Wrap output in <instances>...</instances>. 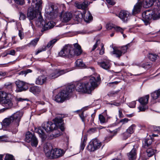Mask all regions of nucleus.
<instances>
[{
	"label": "nucleus",
	"instance_id": "1",
	"mask_svg": "<svg viewBox=\"0 0 160 160\" xmlns=\"http://www.w3.org/2000/svg\"><path fill=\"white\" fill-rule=\"evenodd\" d=\"M54 123L50 122H44L42 125V127L35 128L34 132L37 133L43 140L47 137V135L44 132V129L47 133H49L57 129H60L62 131L64 130L62 115H59L53 120Z\"/></svg>",
	"mask_w": 160,
	"mask_h": 160
},
{
	"label": "nucleus",
	"instance_id": "2",
	"mask_svg": "<svg viewBox=\"0 0 160 160\" xmlns=\"http://www.w3.org/2000/svg\"><path fill=\"white\" fill-rule=\"evenodd\" d=\"M13 95L4 92H0V102L5 108L0 110V112H3L7 109H10L13 106Z\"/></svg>",
	"mask_w": 160,
	"mask_h": 160
},
{
	"label": "nucleus",
	"instance_id": "3",
	"mask_svg": "<svg viewBox=\"0 0 160 160\" xmlns=\"http://www.w3.org/2000/svg\"><path fill=\"white\" fill-rule=\"evenodd\" d=\"M75 87L73 84L67 86L65 89L62 91L55 96V100L57 102H62L68 99L70 93L74 91Z\"/></svg>",
	"mask_w": 160,
	"mask_h": 160
},
{
	"label": "nucleus",
	"instance_id": "4",
	"mask_svg": "<svg viewBox=\"0 0 160 160\" xmlns=\"http://www.w3.org/2000/svg\"><path fill=\"white\" fill-rule=\"evenodd\" d=\"M42 2L41 0H32V10L28 11L27 13V18L31 20L36 17L38 12L37 11L41 9Z\"/></svg>",
	"mask_w": 160,
	"mask_h": 160
},
{
	"label": "nucleus",
	"instance_id": "5",
	"mask_svg": "<svg viewBox=\"0 0 160 160\" xmlns=\"http://www.w3.org/2000/svg\"><path fill=\"white\" fill-rule=\"evenodd\" d=\"M142 21L145 25H147L150 24L152 19L157 20L160 18V12L157 14L152 10H148L142 13Z\"/></svg>",
	"mask_w": 160,
	"mask_h": 160
},
{
	"label": "nucleus",
	"instance_id": "6",
	"mask_svg": "<svg viewBox=\"0 0 160 160\" xmlns=\"http://www.w3.org/2000/svg\"><path fill=\"white\" fill-rule=\"evenodd\" d=\"M44 150L46 156L50 159L62 157L65 152L63 150L61 149L55 148L50 150L47 148L46 145L44 146Z\"/></svg>",
	"mask_w": 160,
	"mask_h": 160
},
{
	"label": "nucleus",
	"instance_id": "7",
	"mask_svg": "<svg viewBox=\"0 0 160 160\" xmlns=\"http://www.w3.org/2000/svg\"><path fill=\"white\" fill-rule=\"evenodd\" d=\"M88 81L86 83L89 88V91L91 92L95 88L98 86V82L100 80L99 76H92L87 78Z\"/></svg>",
	"mask_w": 160,
	"mask_h": 160
},
{
	"label": "nucleus",
	"instance_id": "8",
	"mask_svg": "<svg viewBox=\"0 0 160 160\" xmlns=\"http://www.w3.org/2000/svg\"><path fill=\"white\" fill-rule=\"evenodd\" d=\"M58 12V8L52 4H49L45 9V12L47 14V16L50 19L56 18Z\"/></svg>",
	"mask_w": 160,
	"mask_h": 160
},
{
	"label": "nucleus",
	"instance_id": "9",
	"mask_svg": "<svg viewBox=\"0 0 160 160\" xmlns=\"http://www.w3.org/2000/svg\"><path fill=\"white\" fill-rule=\"evenodd\" d=\"M38 16V19L36 21V24H38L39 22L40 25H41L43 26V29L44 31L51 29L54 26V24L52 21H50L45 23L40 12H39Z\"/></svg>",
	"mask_w": 160,
	"mask_h": 160
},
{
	"label": "nucleus",
	"instance_id": "10",
	"mask_svg": "<svg viewBox=\"0 0 160 160\" xmlns=\"http://www.w3.org/2000/svg\"><path fill=\"white\" fill-rule=\"evenodd\" d=\"M73 47L71 45L68 44L65 46L59 52V56L61 57H68L71 58L74 54Z\"/></svg>",
	"mask_w": 160,
	"mask_h": 160
},
{
	"label": "nucleus",
	"instance_id": "11",
	"mask_svg": "<svg viewBox=\"0 0 160 160\" xmlns=\"http://www.w3.org/2000/svg\"><path fill=\"white\" fill-rule=\"evenodd\" d=\"M25 140L28 143L31 142L32 146L33 147H37L38 143V141L36 136L29 132H27Z\"/></svg>",
	"mask_w": 160,
	"mask_h": 160
},
{
	"label": "nucleus",
	"instance_id": "12",
	"mask_svg": "<svg viewBox=\"0 0 160 160\" xmlns=\"http://www.w3.org/2000/svg\"><path fill=\"white\" fill-rule=\"evenodd\" d=\"M102 146V143L97 139L95 138L91 141L88 146V148L90 152L94 151L99 148Z\"/></svg>",
	"mask_w": 160,
	"mask_h": 160
},
{
	"label": "nucleus",
	"instance_id": "13",
	"mask_svg": "<svg viewBox=\"0 0 160 160\" xmlns=\"http://www.w3.org/2000/svg\"><path fill=\"white\" fill-rule=\"evenodd\" d=\"M23 114V113L22 112L18 111L11 116L12 118V123L15 127V131L16 132L17 131V128L19 125V122Z\"/></svg>",
	"mask_w": 160,
	"mask_h": 160
},
{
	"label": "nucleus",
	"instance_id": "14",
	"mask_svg": "<svg viewBox=\"0 0 160 160\" xmlns=\"http://www.w3.org/2000/svg\"><path fill=\"white\" fill-rule=\"evenodd\" d=\"M77 91L82 92L90 93V92L89 91V88L86 82L84 83H77L75 87Z\"/></svg>",
	"mask_w": 160,
	"mask_h": 160
},
{
	"label": "nucleus",
	"instance_id": "15",
	"mask_svg": "<svg viewBox=\"0 0 160 160\" xmlns=\"http://www.w3.org/2000/svg\"><path fill=\"white\" fill-rule=\"evenodd\" d=\"M16 84L17 86L16 91L17 92L25 91L28 88V83L21 81H16Z\"/></svg>",
	"mask_w": 160,
	"mask_h": 160
},
{
	"label": "nucleus",
	"instance_id": "16",
	"mask_svg": "<svg viewBox=\"0 0 160 160\" xmlns=\"http://www.w3.org/2000/svg\"><path fill=\"white\" fill-rule=\"evenodd\" d=\"M130 146H133V148L127 155L129 160H135L136 158L137 150L138 148L137 145H133L132 143H130Z\"/></svg>",
	"mask_w": 160,
	"mask_h": 160
},
{
	"label": "nucleus",
	"instance_id": "17",
	"mask_svg": "<svg viewBox=\"0 0 160 160\" xmlns=\"http://www.w3.org/2000/svg\"><path fill=\"white\" fill-rule=\"evenodd\" d=\"M130 15L129 13L127 11L122 10L120 12L118 17L123 22H126L128 20V17Z\"/></svg>",
	"mask_w": 160,
	"mask_h": 160
},
{
	"label": "nucleus",
	"instance_id": "18",
	"mask_svg": "<svg viewBox=\"0 0 160 160\" xmlns=\"http://www.w3.org/2000/svg\"><path fill=\"white\" fill-rule=\"evenodd\" d=\"M98 64L101 68L106 70L109 69L111 66V64L109 60L98 62Z\"/></svg>",
	"mask_w": 160,
	"mask_h": 160
},
{
	"label": "nucleus",
	"instance_id": "19",
	"mask_svg": "<svg viewBox=\"0 0 160 160\" xmlns=\"http://www.w3.org/2000/svg\"><path fill=\"white\" fill-rule=\"evenodd\" d=\"M81 16L84 21L87 23H89L92 19V17L89 11L84 10Z\"/></svg>",
	"mask_w": 160,
	"mask_h": 160
},
{
	"label": "nucleus",
	"instance_id": "20",
	"mask_svg": "<svg viewBox=\"0 0 160 160\" xmlns=\"http://www.w3.org/2000/svg\"><path fill=\"white\" fill-rule=\"evenodd\" d=\"M72 17L71 13L69 12H62L60 15L61 19L63 22H67L70 21Z\"/></svg>",
	"mask_w": 160,
	"mask_h": 160
},
{
	"label": "nucleus",
	"instance_id": "21",
	"mask_svg": "<svg viewBox=\"0 0 160 160\" xmlns=\"http://www.w3.org/2000/svg\"><path fill=\"white\" fill-rule=\"evenodd\" d=\"M152 10L155 13H158L160 12V1L158 0H155L154 1Z\"/></svg>",
	"mask_w": 160,
	"mask_h": 160
},
{
	"label": "nucleus",
	"instance_id": "22",
	"mask_svg": "<svg viewBox=\"0 0 160 160\" xmlns=\"http://www.w3.org/2000/svg\"><path fill=\"white\" fill-rule=\"evenodd\" d=\"M72 70L69 69H66L64 70H54V72L55 73V75L54 76H52L51 77H58V76L62 75L69 71H71Z\"/></svg>",
	"mask_w": 160,
	"mask_h": 160
},
{
	"label": "nucleus",
	"instance_id": "23",
	"mask_svg": "<svg viewBox=\"0 0 160 160\" xmlns=\"http://www.w3.org/2000/svg\"><path fill=\"white\" fill-rule=\"evenodd\" d=\"M138 2L134 7L132 10V14H135L140 12L142 4V2L140 1H138Z\"/></svg>",
	"mask_w": 160,
	"mask_h": 160
},
{
	"label": "nucleus",
	"instance_id": "24",
	"mask_svg": "<svg viewBox=\"0 0 160 160\" xmlns=\"http://www.w3.org/2000/svg\"><path fill=\"white\" fill-rule=\"evenodd\" d=\"M73 45L75 49L74 50L73 48L72 50L74 53L73 56L75 55L77 56L80 55L82 52L81 46L77 43L74 44Z\"/></svg>",
	"mask_w": 160,
	"mask_h": 160
},
{
	"label": "nucleus",
	"instance_id": "25",
	"mask_svg": "<svg viewBox=\"0 0 160 160\" xmlns=\"http://www.w3.org/2000/svg\"><path fill=\"white\" fill-rule=\"evenodd\" d=\"M79 115L83 122H84L86 121H87V122L89 121V118L88 117V115L87 113H85L82 110H79Z\"/></svg>",
	"mask_w": 160,
	"mask_h": 160
},
{
	"label": "nucleus",
	"instance_id": "26",
	"mask_svg": "<svg viewBox=\"0 0 160 160\" xmlns=\"http://www.w3.org/2000/svg\"><path fill=\"white\" fill-rule=\"evenodd\" d=\"M46 77L43 75L39 76L36 79V84L38 85H42L46 81Z\"/></svg>",
	"mask_w": 160,
	"mask_h": 160
},
{
	"label": "nucleus",
	"instance_id": "27",
	"mask_svg": "<svg viewBox=\"0 0 160 160\" xmlns=\"http://www.w3.org/2000/svg\"><path fill=\"white\" fill-rule=\"evenodd\" d=\"M76 5L78 8L84 10L88 7V2L85 1L82 3H76Z\"/></svg>",
	"mask_w": 160,
	"mask_h": 160
},
{
	"label": "nucleus",
	"instance_id": "28",
	"mask_svg": "<svg viewBox=\"0 0 160 160\" xmlns=\"http://www.w3.org/2000/svg\"><path fill=\"white\" fill-rule=\"evenodd\" d=\"M149 98V95H146L145 97L140 98L139 100V102L142 105H146L148 102V100Z\"/></svg>",
	"mask_w": 160,
	"mask_h": 160
},
{
	"label": "nucleus",
	"instance_id": "29",
	"mask_svg": "<svg viewBox=\"0 0 160 160\" xmlns=\"http://www.w3.org/2000/svg\"><path fill=\"white\" fill-rule=\"evenodd\" d=\"M29 91L36 94L39 93L41 91V88L38 86H34L29 89Z\"/></svg>",
	"mask_w": 160,
	"mask_h": 160
},
{
	"label": "nucleus",
	"instance_id": "30",
	"mask_svg": "<svg viewBox=\"0 0 160 160\" xmlns=\"http://www.w3.org/2000/svg\"><path fill=\"white\" fill-rule=\"evenodd\" d=\"M11 122H12V118L11 117L5 118L3 121L2 125L4 127L9 126Z\"/></svg>",
	"mask_w": 160,
	"mask_h": 160
},
{
	"label": "nucleus",
	"instance_id": "31",
	"mask_svg": "<svg viewBox=\"0 0 160 160\" xmlns=\"http://www.w3.org/2000/svg\"><path fill=\"white\" fill-rule=\"evenodd\" d=\"M152 142V140L151 138H146L143 142V146L145 148L148 147Z\"/></svg>",
	"mask_w": 160,
	"mask_h": 160
},
{
	"label": "nucleus",
	"instance_id": "32",
	"mask_svg": "<svg viewBox=\"0 0 160 160\" xmlns=\"http://www.w3.org/2000/svg\"><path fill=\"white\" fill-rule=\"evenodd\" d=\"M160 96V89L151 93V97L153 99H157Z\"/></svg>",
	"mask_w": 160,
	"mask_h": 160
},
{
	"label": "nucleus",
	"instance_id": "33",
	"mask_svg": "<svg viewBox=\"0 0 160 160\" xmlns=\"http://www.w3.org/2000/svg\"><path fill=\"white\" fill-rule=\"evenodd\" d=\"M112 53L113 54L115 55L118 58H119L122 55V52L118 49H114Z\"/></svg>",
	"mask_w": 160,
	"mask_h": 160
},
{
	"label": "nucleus",
	"instance_id": "34",
	"mask_svg": "<svg viewBox=\"0 0 160 160\" xmlns=\"http://www.w3.org/2000/svg\"><path fill=\"white\" fill-rule=\"evenodd\" d=\"M75 64L77 66L80 68L83 67L85 64L81 59H78L75 62Z\"/></svg>",
	"mask_w": 160,
	"mask_h": 160
},
{
	"label": "nucleus",
	"instance_id": "35",
	"mask_svg": "<svg viewBox=\"0 0 160 160\" xmlns=\"http://www.w3.org/2000/svg\"><path fill=\"white\" fill-rule=\"evenodd\" d=\"M146 152L148 157H151L154 154L155 151L152 148H148Z\"/></svg>",
	"mask_w": 160,
	"mask_h": 160
},
{
	"label": "nucleus",
	"instance_id": "36",
	"mask_svg": "<svg viewBox=\"0 0 160 160\" xmlns=\"http://www.w3.org/2000/svg\"><path fill=\"white\" fill-rule=\"evenodd\" d=\"M14 85L13 83L8 82L5 84V87L6 88L8 89L9 90L12 91L14 88Z\"/></svg>",
	"mask_w": 160,
	"mask_h": 160
},
{
	"label": "nucleus",
	"instance_id": "37",
	"mask_svg": "<svg viewBox=\"0 0 160 160\" xmlns=\"http://www.w3.org/2000/svg\"><path fill=\"white\" fill-rule=\"evenodd\" d=\"M135 125L134 124H132L126 130V131L128 132L131 135L135 129Z\"/></svg>",
	"mask_w": 160,
	"mask_h": 160
},
{
	"label": "nucleus",
	"instance_id": "38",
	"mask_svg": "<svg viewBox=\"0 0 160 160\" xmlns=\"http://www.w3.org/2000/svg\"><path fill=\"white\" fill-rule=\"evenodd\" d=\"M148 57L151 61H155L156 59L157 55L156 54L150 53L149 54Z\"/></svg>",
	"mask_w": 160,
	"mask_h": 160
},
{
	"label": "nucleus",
	"instance_id": "39",
	"mask_svg": "<svg viewBox=\"0 0 160 160\" xmlns=\"http://www.w3.org/2000/svg\"><path fill=\"white\" fill-rule=\"evenodd\" d=\"M57 40L56 39H53L50 41L47 44V46L46 47L48 48H51L52 47L53 45L57 42Z\"/></svg>",
	"mask_w": 160,
	"mask_h": 160
},
{
	"label": "nucleus",
	"instance_id": "40",
	"mask_svg": "<svg viewBox=\"0 0 160 160\" xmlns=\"http://www.w3.org/2000/svg\"><path fill=\"white\" fill-rule=\"evenodd\" d=\"M32 70L30 69H28L26 70L22 71L18 73L19 75H24L25 76L28 73L31 72Z\"/></svg>",
	"mask_w": 160,
	"mask_h": 160
},
{
	"label": "nucleus",
	"instance_id": "41",
	"mask_svg": "<svg viewBox=\"0 0 160 160\" xmlns=\"http://www.w3.org/2000/svg\"><path fill=\"white\" fill-rule=\"evenodd\" d=\"M152 66L150 62H146L141 65V67L146 69H148L150 68Z\"/></svg>",
	"mask_w": 160,
	"mask_h": 160
},
{
	"label": "nucleus",
	"instance_id": "42",
	"mask_svg": "<svg viewBox=\"0 0 160 160\" xmlns=\"http://www.w3.org/2000/svg\"><path fill=\"white\" fill-rule=\"evenodd\" d=\"M99 119L100 122L101 123H103L107 122L104 117L102 114H100L99 115Z\"/></svg>",
	"mask_w": 160,
	"mask_h": 160
},
{
	"label": "nucleus",
	"instance_id": "43",
	"mask_svg": "<svg viewBox=\"0 0 160 160\" xmlns=\"http://www.w3.org/2000/svg\"><path fill=\"white\" fill-rule=\"evenodd\" d=\"M131 135L126 131L122 135V139L125 140L130 136Z\"/></svg>",
	"mask_w": 160,
	"mask_h": 160
},
{
	"label": "nucleus",
	"instance_id": "44",
	"mask_svg": "<svg viewBox=\"0 0 160 160\" xmlns=\"http://www.w3.org/2000/svg\"><path fill=\"white\" fill-rule=\"evenodd\" d=\"M108 104L111 105H113L117 107H119L121 105V103L120 102H117L116 100H114Z\"/></svg>",
	"mask_w": 160,
	"mask_h": 160
},
{
	"label": "nucleus",
	"instance_id": "45",
	"mask_svg": "<svg viewBox=\"0 0 160 160\" xmlns=\"http://www.w3.org/2000/svg\"><path fill=\"white\" fill-rule=\"evenodd\" d=\"M114 29L117 32H120L122 34L123 33V32L124 30V28H122L119 26L115 25Z\"/></svg>",
	"mask_w": 160,
	"mask_h": 160
},
{
	"label": "nucleus",
	"instance_id": "46",
	"mask_svg": "<svg viewBox=\"0 0 160 160\" xmlns=\"http://www.w3.org/2000/svg\"><path fill=\"white\" fill-rule=\"evenodd\" d=\"M115 25L112 23H108L106 25V28L108 30H110L112 28L114 29Z\"/></svg>",
	"mask_w": 160,
	"mask_h": 160
},
{
	"label": "nucleus",
	"instance_id": "47",
	"mask_svg": "<svg viewBox=\"0 0 160 160\" xmlns=\"http://www.w3.org/2000/svg\"><path fill=\"white\" fill-rule=\"evenodd\" d=\"M38 40V38H35L29 44V45L34 46L37 44Z\"/></svg>",
	"mask_w": 160,
	"mask_h": 160
},
{
	"label": "nucleus",
	"instance_id": "48",
	"mask_svg": "<svg viewBox=\"0 0 160 160\" xmlns=\"http://www.w3.org/2000/svg\"><path fill=\"white\" fill-rule=\"evenodd\" d=\"M13 157L11 154H6L4 160H13Z\"/></svg>",
	"mask_w": 160,
	"mask_h": 160
},
{
	"label": "nucleus",
	"instance_id": "49",
	"mask_svg": "<svg viewBox=\"0 0 160 160\" xmlns=\"http://www.w3.org/2000/svg\"><path fill=\"white\" fill-rule=\"evenodd\" d=\"M129 46V44H128L125 46L122 47L121 50H120L122 54H124L127 52L128 47Z\"/></svg>",
	"mask_w": 160,
	"mask_h": 160
},
{
	"label": "nucleus",
	"instance_id": "50",
	"mask_svg": "<svg viewBox=\"0 0 160 160\" xmlns=\"http://www.w3.org/2000/svg\"><path fill=\"white\" fill-rule=\"evenodd\" d=\"M46 49V47L45 46H43L41 48L38 49L35 53V55H37L39 53L42 51H45Z\"/></svg>",
	"mask_w": 160,
	"mask_h": 160
},
{
	"label": "nucleus",
	"instance_id": "51",
	"mask_svg": "<svg viewBox=\"0 0 160 160\" xmlns=\"http://www.w3.org/2000/svg\"><path fill=\"white\" fill-rule=\"evenodd\" d=\"M145 105L141 104V105L138 108L140 111H144L146 109V107Z\"/></svg>",
	"mask_w": 160,
	"mask_h": 160
},
{
	"label": "nucleus",
	"instance_id": "52",
	"mask_svg": "<svg viewBox=\"0 0 160 160\" xmlns=\"http://www.w3.org/2000/svg\"><path fill=\"white\" fill-rule=\"evenodd\" d=\"M15 2L18 4L21 5H23L24 2V0H14Z\"/></svg>",
	"mask_w": 160,
	"mask_h": 160
},
{
	"label": "nucleus",
	"instance_id": "53",
	"mask_svg": "<svg viewBox=\"0 0 160 160\" xmlns=\"http://www.w3.org/2000/svg\"><path fill=\"white\" fill-rule=\"evenodd\" d=\"M26 15L24 14L22 12H20L19 17L20 20H24L26 19Z\"/></svg>",
	"mask_w": 160,
	"mask_h": 160
},
{
	"label": "nucleus",
	"instance_id": "54",
	"mask_svg": "<svg viewBox=\"0 0 160 160\" xmlns=\"http://www.w3.org/2000/svg\"><path fill=\"white\" fill-rule=\"evenodd\" d=\"M136 104V102L134 101L129 103V104L128 106L130 108H134L135 107Z\"/></svg>",
	"mask_w": 160,
	"mask_h": 160
},
{
	"label": "nucleus",
	"instance_id": "55",
	"mask_svg": "<svg viewBox=\"0 0 160 160\" xmlns=\"http://www.w3.org/2000/svg\"><path fill=\"white\" fill-rule=\"evenodd\" d=\"M114 135H110L106 137L105 138V141L106 142H107L110 141Z\"/></svg>",
	"mask_w": 160,
	"mask_h": 160
},
{
	"label": "nucleus",
	"instance_id": "56",
	"mask_svg": "<svg viewBox=\"0 0 160 160\" xmlns=\"http://www.w3.org/2000/svg\"><path fill=\"white\" fill-rule=\"evenodd\" d=\"M122 110L121 108H119V117L120 118H123L124 117L123 114L122 113Z\"/></svg>",
	"mask_w": 160,
	"mask_h": 160
},
{
	"label": "nucleus",
	"instance_id": "57",
	"mask_svg": "<svg viewBox=\"0 0 160 160\" xmlns=\"http://www.w3.org/2000/svg\"><path fill=\"white\" fill-rule=\"evenodd\" d=\"M100 42V41L99 40H98L97 41L95 44L93 46V47L92 48V51H94L98 47V42Z\"/></svg>",
	"mask_w": 160,
	"mask_h": 160
},
{
	"label": "nucleus",
	"instance_id": "58",
	"mask_svg": "<svg viewBox=\"0 0 160 160\" xmlns=\"http://www.w3.org/2000/svg\"><path fill=\"white\" fill-rule=\"evenodd\" d=\"M129 121L128 119L127 118H125L123 119H121L120 121V122H122V124H125L127 122Z\"/></svg>",
	"mask_w": 160,
	"mask_h": 160
},
{
	"label": "nucleus",
	"instance_id": "59",
	"mask_svg": "<svg viewBox=\"0 0 160 160\" xmlns=\"http://www.w3.org/2000/svg\"><path fill=\"white\" fill-rule=\"evenodd\" d=\"M153 128L155 131L158 132L160 134V127L154 126Z\"/></svg>",
	"mask_w": 160,
	"mask_h": 160
},
{
	"label": "nucleus",
	"instance_id": "60",
	"mask_svg": "<svg viewBox=\"0 0 160 160\" xmlns=\"http://www.w3.org/2000/svg\"><path fill=\"white\" fill-rule=\"evenodd\" d=\"M18 35L20 37L21 39H22L24 37L23 33L20 30L19 31Z\"/></svg>",
	"mask_w": 160,
	"mask_h": 160
},
{
	"label": "nucleus",
	"instance_id": "61",
	"mask_svg": "<svg viewBox=\"0 0 160 160\" xmlns=\"http://www.w3.org/2000/svg\"><path fill=\"white\" fill-rule=\"evenodd\" d=\"M119 82L115 81L113 82H110L107 83V85L108 86H110L111 84H117Z\"/></svg>",
	"mask_w": 160,
	"mask_h": 160
},
{
	"label": "nucleus",
	"instance_id": "62",
	"mask_svg": "<svg viewBox=\"0 0 160 160\" xmlns=\"http://www.w3.org/2000/svg\"><path fill=\"white\" fill-rule=\"evenodd\" d=\"M104 53V48L103 45H102L101 49L99 52V54L100 55H102Z\"/></svg>",
	"mask_w": 160,
	"mask_h": 160
},
{
	"label": "nucleus",
	"instance_id": "63",
	"mask_svg": "<svg viewBox=\"0 0 160 160\" xmlns=\"http://www.w3.org/2000/svg\"><path fill=\"white\" fill-rule=\"evenodd\" d=\"M96 131V128H91L89 129V130L88 131V132L90 133H92L95 132Z\"/></svg>",
	"mask_w": 160,
	"mask_h": 160
},
{
	"label": "nucleus",
	"instance_id": "64",
	"mask_svg": "<svg viewBox=\"0 0 160 160\" xmlns=\"http://www.w3.org/2000/svg\"><path fill=\"white\" fill-rule=\"evenodd\" d=\"M15 53V51L14 50H11L9 51L8 54L12 55H14Z\"/></svg>",
	"mask_w": 160,
	"mask_h": 160
}]
</instances>
